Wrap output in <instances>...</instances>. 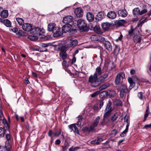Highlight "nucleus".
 Returning a JSON list of instances; mask_svg holds the SVG:
<instances>
[{
	"label": "nucleus",
	"instance_id": "obj_1",
	"mask_svg": "<svg viewBox=\"0 0 151 151\" xmlns=\"http://www.w3.org/2000/svg\"><path fill=\"white\" fill-rule=\"evenodd\" d=\"M100 118L99 116H97L91 124L89 128L86 127V130H87L89 132H92L95 131L96 130L95 128L98 125Z\"/></svg>",
	"mask_w": 151,
	"mask_h": 151
},
{
	"label": "nucleus",
	"instance_id": "obj_2",
	"mask_svg": "<svg viewBox=\"0 0 151 151\" xmlns=\"http://www.w3.org/2000/svg\"><path fill=\"white\" fill-rule=\"evenodd\" d=\"M119 89L120 91V96L121 98L123 97L124 93H128L129 92V91L125 85H121L119 87Z\"/></svg>",
	"mask_w": 151,
	"mask_h": 151
},
{
	"label": "nucleus",
	"instance_id": "obj_3",
	"mask_svg": "<svg viewBox=\"0 0 151 151\" xmlns=\"http://www.w3.org/2000/svg\"><path fill=\"white\" fill-rule=\"evenodd\" d=\"M77 26L81 32L85 31V21L83 19H79L77 22Z\"/></svg>",
	"mask_w": 151,
	"mask_h": 151
},
{
	"label": "nucleus",
	"instance_id": "obj_4",
	"mask_svg": "<svg viewBox=\"0 0 151 151\" xmlns=\"http://www.w3.org/2000/svg\"><path fill=\"white\" fill-rule=\"evenodd\" d=\"M97 78H94V77L92 76H91L89 79V81L91 82V86L94 87H96L99 86L100 83L97 80Z\"/></svg>",
	"mask_w": 151,
	"mask_h": 151
},
{
	"label": "nucleus",
	"instance_id": "obj_5",
	"mask_svg": "<svg viewBox=\"0 0 151 151\" xmlns=\"http://www.w3.org/2000/svg\"><path fill=\"white\" fill-rule=\"evenodd\" d=\"M125 74L123 72H121L120 73L117 74L116 76L115 83L116 85L119 84L120 82L121 77L123 79L125 78Z\"/></svg>",
	"mask_w": 151,
	"mask_h": 151
},
{
	"label": "nucleus",
	"instance_id": "obj_6",
	"mask_svg": "<svg viewBox=\"0 0 151 151\" xmlns=\"http://www.w3.org/2000/svg\"><path fill=\"white\" fill-rule=\"evenodd\" d=\"M101 42L103 43L104 47L108 51L110 52L112 51V47L111 43L109 41L106 40L105 39L104 41Z\"/></svg>",
	"mask_w": 151,
	"mask_h": 151
},
{
	"label": "nucleus",
	"instance_id": "obj_7",
	"mask_svg": "<svg viewBox=\"0 0 151 151\" xmlns=\"http://www.w3.org/2000/svg\"><path fill=\"white\" fill-rule=\"evenodd\" d=\"M91 39L92 41H99L101 42L105 40V38L99 35H94L91 36Z\"/></svg>",
	"mask_w": 151,
	"mask_h": 151
},
{
	"label": "nucleus",
	"instance_id": "obj_8",
	"mask_svg": "<svg viewBox=\"0 0 151 151\" xmlns=\"http://www.w3.org/2000/svg\"><path fill=\"white\" fill-rule=\"evenodd\" d=\"M11 146L8 141L5 147L0 146V151H11Z\"/></svg>",
	"mask_w": 151,
	"mask_h": 151
},
{
	"label": "nucleus",
	"instance_id": "obj_9",
	"mask_svg": "<svg viewBox=\"0 0 151 151\" xmlns=\"http://www.w3.org/2000/svg\"><path fill=\"white\" fill-rule=\"evenodd\" d=\"M53 36L55 37H57L62 35L63 32L61 30V28L58 27L53 32Z\"/></svg>",
	"mask_w": 151,
	"mask_h": 151
},
{
	"label": "nucleus",
	"instance_id": "obj_10",
	"mask_svg": "<svg viewBox=\"0 0 151 151\" xmlns=\"http://www.w3.org/2000/svg\"><path fill=\"white\" fill-rule=\"evenodd\" d=\"M66 50L64 48H62L60 50V56L62 58L63 60L66 59L67 58V54L66 52Z\"/></svg>",
	"mask_w": 151,
	"mask_h": 151
},
{
	"label": "nucleus",
	"instance_id": "obj_11",
	"mask_svg": "<svg viewBox=\"0 0 151 151\" xmlns=\"http://www.w3.org/2000/svg\"><path fill=\"white\" fill-rule=\"evenodd\" d=\"M72 26L69 24H66L62 27V29L63 32H69Z\"/></svg>",
	"mask_w": 151,
	"mask_h": 151
},
{
	"label": "nucleus",
	"instance_id": "obj_12",
	"mask_svg": "<svg viewBox=\"0 0 151 151\" xmlns=\"http://www.w3.org/2000/svg\"><path fill=\"white\" fill-rule=\"evenodd\" d=\"M32 25L31 24L28 23H24L22 26L23 30L27 32H30Z\"/></svg>",
	"mask_w": 151,
	"mask_h": 151
},
{
	"label": "nucleus",
	"instance_id": "obj_13",
	"mask_svg": "<svg viewBox=\"0 0 151 151\" xmlns=\"http://www.w3.org/2000/svg\"><path fill=\"white\" fill-rule=\"evenodd\" d=\"M58 27L55 23H50L48 25L47 30L49 32H53Z\"/></svg>",
	"mask_w": 151,
	"mask_h": 151
},
{
	"label": "nucleus",
	"instance_id": "obj_14",
	"mask_svg": "<svg viewBox=\"0 0 151 151\" xmlns=\"http://www.w3.org/2000/svg\"><path fill=\"white\" fill-rule=\"evenodd\" d=\"M77 44V40L75 39L71 40L69 43L65 45V47L67 48H70V47H73L76 46Z\"/></svg>",
	"mask_w": 151,
	"mask_h": 151
},
{
	"label": "nucleus",
	"instance_id": "obj_15",
	"mask_svg": "<svg viewBox=\"0 0 151 151\" xmlns=\"http://www.w3.org/2000/svg\"><path fill=\"white\" fill-rule=\"evenodd\" d=\"M73 20V17L71 16H68L64 17L63 19V22L66 24L71 22Z\"/></svg>",
	"mask_w": 151,
	"mask_h": 151
},
{
	"label": "nucleus",
	"instance_id": "obj_16",
	"mask_svg": "<svg viewBox=\"0 0 151 151\" xmlns=\"http://www.w3.org/2000/svg\"><path fill=\"white\" fill-rule=\"evenodd\" d=\"M75 13L78 17H81L83 14V10L81 8H78L75 10Z\"/></svg>",
	"mask_w": 151,
	"mask_h": 151
},
{
	"label": "nucleus",
	"instance_id": "obj_17",
	"mask_svg": "<svg viewBox=\"0 0 151 151\" xmlns=\"http://www.w3.org/2000/svg\"><path fill=\"white\" fill-rule=\"evenodd\" d=\"M38 31L37 35L39 36L40 38L43 39L45 37V35L44 30V29L40 28V30Z\"/></svg>",
	"mask_w": 151,
	"mask_h": 151
},
{
	"label": "nucleus",
	"instance_id": "obj_18",
	"mask_svg": "<svg viewBox=\"0 0 151 151\" xmlns=\"http://www.w3.org/2000/svg\"><path fill=\"white\" fill-rule=\"evenodd\" d=\"M102 71L100 67H98L96 68V71L94 74L93 76L94 78H97L98 76L101 74Z\"/></svg>",
	"mask_w": 151,
	"mask_h": 151
},
{
	"label": "nucleus",
	"instance_id": "obj_19",
	"mask_svg": "<svg viewBox=\"0 0 151 151\" xmlns=\"http://www.w3.org/2000/svg\"><path fill=\"white\" fill-rule=\"evenodd\" d=\"M116 14L114 11H110L107 13V17L110 19H114L116 17Z\"/></svg>",
	"mask_w": 151,
	"mask_h": 151
},
{
	"label": "nucleus",
	"instance_id": "obj_20",
	"mask_svg": "<svg viewBox=\"0 0 151 151\" xmlns=\"http://www.w3.org/2000/svg\"><path fill=\"white\" fill-rule=\"evenodd\" d=\"M127 12L125 9L120 10L118 11V15L123 17H126L127 16Z\"/></svg>",
	"mask_w": 151,
	"mask_h": 151
},
{
	"label": "nucleus",
	"instance_id": "obj_21",
	"mask_svg": "<svg viewBox=\"0 0 151 151\" xmlns=\"http://www.w3.org/2000/svg\"><path fill=\"white\" fill-rule=\"evenodd\" d=\"M86 18L87 20L89 22L93 21L94 19L93 15L91 13L88 12L86 14Z\"/></svg>",
	"mask_w": 151,
	"mask_h": 151
},
{
	"label": "nucleus",
	"instance_id": "obj_22",
	"mask_svg": "<svg viewBox=\"0 0 151 151\" xmlns=\"http://www.w3.org/2000/svg\"><path fill=\"white\" fill-rule=\"evenodd\" d=\"M101 26L105 30H107L109 28L111 24L108 22H104L102 24Z\"/></svg>",
	"mask_w": 151,
	"mask_h": 151
},
{
	"label": "nucleus",
	"instance_id": "obj_23",
	"mask_svg": "<svg viewBox=\"0 0 151 151\" xmlns=\"http://www.w3.org/2000/svg\"><path fill=\"white\" fill-rule=\"evenodd\" d=\"M39 30L40 28L38 27H32V28L30 30V32L31 34L33 35H37Z\"/></svg>",
	"mask_w": 151,
	"mask_h": 151
},
{
	"label": "nucleus",
	"instance_id": "obj_24",
	"mask_svg": "<svg viewBox=\"0 0 151 151\" xmlns=\"http://www.w3.org/2000/svg\"><path fill=\"white\" fill-rule=\"evenodd\" d=\"M93 30L95 32L99 34L103 33L102 32L101 30V29L100 26L98 25H96L94 27Z\"/></svg>",
	"mask_w": 151,
	"mask_h": 151
},
{
	"label": "nucleus",
	"instance_id": "obj_25",
	"mask_svg": "<svg viewBox=\"0 0 151 151\" xmlns=\"http://www.w3.org/2000/svg\"><path fill=\"white\" fill-rule=\"evenodd\" d=\"M112 104L111 101V100H109L107 104V105L106 108L105 109V111H112L113 110L112 107H111Z\"/></svg>",
	"mask_w": 151,
	"mask_h": 151
},
{
	"label": "nucleus",
	"instance_id": "obj_26",
	"mask_svg": "<svg viewBox=\"0 0 151 151\" xmlns=\"http://www.w3.org/2000/svg\"><path fill=\"white\" fill-rule=\"evenodd\" d=\"M105 113L104 114V117H103V121H105V120L111 115V111H104Z\"/></svg>",
	"mask_w": 151,
	"mask_h": 151
},
{
	"label": "nucleus",
	"instance_id": "obj_27",
	"mask_svg": "<svg viewBox=\"0 0 151 151\" xmlns=\"http://www.w3.org/2000/svg\"><path fill=\"white\" fill-rule=\"evenodd\" d=\"M110 85L109 83H106L100 86L99 88V90L100 91L104 90L109 87Z\"/></svg>",
	"mask_w": 151,
	"mask_h": 151
},
{
	"label": "nucleus",
	"instance_id": "obj_28",
	"mask_svg": "<svg viewBox=\"0 0 151 151\" xmlns=\"http://www.w3.org/2000/svg\"><path fill=\"white\" fill-rule=\"evenodd\" d=\"M134 41L136 43H140L141 41V37L139 35H135L134 37Z\"/></svg>",
	"mask_w": 151,
	"mask_h": 151
},
{
	"label": "nucleus",
	"instance_id": "obj_29",
	"mask_svg": "<svg viewBox=\"0 0 151 151\" xmlns=\"http://www.w3.org/2000/svg\"><path fill=\"white\" fill-rule=\"evenodd\" d=\"M0 15L1 17L6 18L8 16V11L6 10H3L1 13Z\"/></svg>",
	"mask_w": 151,
	"mask_h": 151
},
{
	"label": "nucleus",
	"instance_id": "obj_30",
	"mask_svg": "<svg viewBox=\"0 0 151 151\" xmlns=\"http://www.w3.org/2000/svg\"><path fill=\"white\" fill-rule=\"evenodd\" d=\"M16 19L17 21L18 24L21 26H22L24 24V21L23 19L19 17H16Z\"/></svg>",
	"mask_w": 151,
	"mask_h": 151
},
{
	"label": "nucleus",
	"instance_id": "obj_31",
	"mask_svg": "<svg viewBox=\"0 0 151 151\" xmlns=\"http://www.w3.org/2000/svg\"><path fill=\"white\" fill-rule=\"evenodd\" d=\"M3 24L6 27H10L12 25L11 22L8 19H6L4 20Z\"/></svg>",
	"mask_w": 151,
	"mask_h": 151
},
{
	"label": "nucleus",
	"instance_id": "obj_32",
	"mask_svg": "<svg viewBox=\"0 0 151 151\" xmlns=\"http://www.w3.org/2000/svg\"><path fill=\"white\" fill-rule=\"evenodd\" d=\"M113 104L115 105L122 106V101L120 99H117L114 101Z\"/></svg>",
	"mask_w": 151,
	"mask_h": 151
},
{
	"label": "nucleus",
	"instance_id": "obj_33",
	"mask_svg": "<svg viewBox=\"0 0 151 151\" xmlns=\"http://www.w3.org/2000/svg\"><path fill=\"white\" fill-rule=\"evenodd\" d=\"M128 81L130 85L129 88L130 89H131L132 88H130V87H134V86L135 82L133 81L132 78H128Z\"/></svg>",
	"mask_w": 151,
	"mask_h": 151
},
{
	"label": "nucleus",
	"instance_id": "obj_34",
	"mask_svg": "<svg viewBox=\"0 0 151 151\" xmlns=\"http://www.w3.org/2000/svg\"><path fill=\"white\" fill-rule=\"evenodd\" d=\"M140 9L138 8H136L134 9L133 10V13L134 15H139L140 14Z\"/></svg>",
	"mask_w": 151,
	"mask_h": 151
},
{
	"label": "nucleus",
	"instance_id": "obj_35",
	"mask_svg": "<svg viewBox=\"0 0 151 151\" xmlns=\"http://www.w3.org/2000/svg\"><path fill=\"white\" fill-rule=\"evenodd\" d=\"M149 113L150 112L149 111V107H147L144 115V118L143 120L144 122H145L146 120V119L148 117Z\"/></svg>",
	"mask_w": 151,
	"mask_h": 151
},
{
	"label": "nucleus",
	"instance_id": "obj_36",
	"mask_svg": "<svg viewBox=\"0 0 151 151\" xmlns=\"http://www.w3.org/2000/svg\"><path fill=\"white\" fill-rule=\"evenodd\" d=\"M2 122L3 124H4V125L7 129H9V125L5 119H2Z\"/></svg>",
	"mask_w": 151,
	"mask_h": 151
},
{
	"label": "nucleus",
	"instance_id": "obj_37",
	"mask_svg": "<svg viewBox=\"0 0 151 151\" xmlns=\"http://www.w3.org/2000/svg\"><path fill=\"white\" fill-rule=\"evenodd\" d=\"M125 22V21L123 20H121L119 21H116L115 22V24L119 26L122 25Z\"/></svg>",
	"mask_w": 151,
	"mask_h": 151
},
{
	"label": "nucleus",
	"instance_id": "obj_38",
	"mask_svg": "<svg viewBox=\"0 0 151 151\" xmlns=\"http://www.w3.org/2000/svg\"><path fill=\"white\" fill-rule=\"evenodd\" d=\"M28 38L30 40L35 41L38 39V37L35 35H30L28 36Z\"/></svg>",
	"mask_w": 151,
	"mask_h": 151
},
{
	"label": "nucleus",
	"instance_id": "obj_39",
	"mask_svg": "<svg viewBox=\"0 0 151 151\" xmlns=\"http://www.w3.org/2000/svg\"><path fill=\"white\" fill-rule=\"evenodd\" d=\"M77 32V30L76 29L72 28L70 29L69 33L70 35H72L75 34Z\"/></svg>",
	"mask_w": 151,
	"mask_h": 151
},
{
	"label": "nucleus",
	"instance_id": "obj_40",
	"mask_svg": "<svg viewBox=\"0 0 151 151\" xmlns=\"http://www.w3.org/2000/svg\"><path fill=\"white\" fill-rule=\"evenodd\" d=\"M62 65L64 68H65L69 66V64L67 62L64 60L62 63Z\"/></svg>",
	"mask_w": 151,
	"mask_h": 151
},
{
	"label": "nucleus",
	"instance_id": "obj_41",
	"mask_svg": "<svg viewBox=\"0 0 151 151\" xmlns=\"http://www.w3.org/2000/svg\"><path fill=\"white\" fill-rule=\"evenodd\" d=\"M117 133V130L116 129L113 130L111 132L110 135L111 137H113L115 136Z\"/></svg>",
	"mask_w": 151,
	"mask_h": 151
},
{
	"label": "nucleus",
	"instance_id": "obj_42",
	"mask_svg": "<svg viewBox=\"0 0 151 151\" xmlns=\"http://www.w3.org/2000/svg\"><path fill=\"white\" fill-rule=\"evenodd\" d=\"M118 116V114L117 113L114 114L111 117V120L113 122L116 119Z\"/></svg>",
	"mask_w": 151,
	"mask_h": 151
},
{
	"label": "nucleus",
	"instance_id": "obj_43",
	"mask_svg": "<svg viewBox=\"0 0 151 151\" xmlns=\"http://www.w3.org/2000/svg\"><path fill=\"white\" fill-rule=\"evenodd\" d=\"M61 133V130L57 129L56 130V132L53 133L55 136H58Z\"/></svg>",
	"mask_w": 151,
	"mask_h": 151
},
{
	"label": "nucleus",
	"instance_id": "obj_44",
	"mask_svg": "<svg viewBox=\"0 0 151 151\" xmlns=\"http://www.w3.org/2000/svg\"><path fill=\"white\" fill-rule=\"evenodd\" d=\"M5 131L4 129L2 128H0V137H3L4 135Z\"/></svg>",
	"mask_w": 151,
	"mask_h": 151
},
{
	"label": "nucleus",
	"instance_id": "obj_45",
	"mask_svg": "<svg viewBox=\"0 0 151 151\" xmlns=\"http://www.w3.org/2000/svg\"><path fill=\"white\" fill-rule=\"evenodd\" d=\"M97 80L100 84L105 81L104 79L101 76H99L98 78L97 77Z\"/></svg>",
	"mask_w": 151,
	"mask_h": 151
},
{
	"label": "nucleus",
	"instance_id": "obj_46",
	"mask_svg": "<svg viewBox=\"0 0 151 151\" xmlns=\"http://www.w3.org/2000/svg\"><path fill=\"white\" fill-rule=\"evenodd\" d=\"M75 127H76V126L74 124H71L69 126V128L70 129L71 132H72L73 131V129H74Z\"/></svg>",
	"mask_w": 151,
	"mask_h": 151
},
{
	"label": "nucleus",
	"instance_id": "obj_47",
	"mask_svg": "<svg viewBox=\"0 0 151 151\" xmlns=\"http://www.w3.org/2000/svg\"><path fill=\"white\" fill-rule=\"evenodd\" d=\"M135 33V31L133 29H131L129 31V35L130 36H133Z\"/></svg>",
	"mask_w": 151,
	"mask_h": 151
},
{
	"label": "nucleus",
	"instance_id": "obj_48",
	"mask_svg": "<svg viewBox=\"0 0 151 151\" xmlns=\"http://www.w3.org/2000/svg\"><path fill=\"white\" fill-rule=\"evenodd\" d=\"M92 28V25L91 24L87 25L86 24V32L88 31L89 29H91Z\"/></svg>",
	"mask_w": 151,
	"mask_h": 151
},
{
	"label": "nucleus",
	"instance_id": "obj_49",
	"mask_svg": "<svg viewBox=\"0 0 151 151\" xmlns=\"http://www.w3.org/2000/svg\"><path fill=\"white\" fill-rule=\"evenodd\" d=\"M128 131V130L125 129L120 134V136L121 137H124Z\"/></svg>",
	"mask_w": 151,
	"mask_h": 151
},
{
	"label": "nucleus",
	"instance_id": "obj_50",
	"mask_svg": "<svg viewBox=\"0 0 151 151\" xmlns=\"http://www.w3.org/2000/svg\"><path fill=\"white\" fill-rule=\"evenodd\" d=\"M80 148V147H73V146L71 147L69 149V151H75L77 149H78Z\"/></svg>",
	"mask_w": 151,
	"mask_h": 151
},
{
	"label": "nucleus",
	"instance_id": "obj_51",
	"mask_svg": "<svg viewBox=\"0 0 151 151\" xmlns=\"http://www.w3.org/2000/svg\"><path fill=\"white\" fill-rule=\"evenodd\" d=\"M120 51V48L119 46L117 45H115V48L114 50V51L116 53L117 52H119Z\"/></svg>",
	"mask_w": 151,
	"mask_h": 151
},
{
	"label": "nucleus",
	"instance_id": "obj_52",
	"mask_svg": "<svg viewBox=\"0 0 151 151\" xmlns=\"http://www.w3.org/2000/svg\"><path fill=\"white\" fill-rule=\"evenodd\" d=\"M137 96L141 100L143 99V93L142 92H139L138 93Z\"/></svg>",
	"mask_w": 151,
	"mask_h": 151
},
{
	"label": "nucleus",
	"instance_id": "obj_53",
	"mask_svg": "<svg viewBox=\"0 0 151 151\" xmlns=\"http://www.w3.org/2000/svg\"><path fill=\"white\" fill-rule=\"evenodd\" d=\"M129 117L127 115H126L124 119V122L127 123L130 122L128 120Z\"/></svg>",
	"mask_w": 151,
	"mask_h": 151
},
{
	"label": "nucleus",
	"instance_id": "obj_54",
	"mask_svg": "<svg viewBox=\"0 0 151 151\" xmlns=\"http://www.w3.org/2000/svg\"><path fill=\"white\" fill-rule=\"evenodd\" d=\"M73 132L76 134H79V131L76 126L75 127L74 130H73Z\"/></svg>",
	"mask_w": 151,
	"mask_h": 151
},
{
	"label": "nucleus",
	"instance_id": "obj_55",
	"mask_svg": "<svg viewBox=\"0 0 151 151\" xmlns=\"http://www.w3.org/2000/svg\"><path fill=\"white\" fill-rule=\"evenodd\" d=\"M99 91H97L94 92V93L93 94H91V96L92 97H94L96 96V95H98L99 93Z\"/></svg>",
	"mask_w": 151,
	"mask_h": 151
},
{
	"label": "nucleus",
	"instance_id": "obj_56",
	"mask_svg": "<svg viewBox=\"0 0 151 151\" xmlns=\"http://www.w3.org/2000/svg\"><path fill=\"white\" fill-rule=\"evenodd\" d=\"M96 140L97 141V142H98V144H99L100 142L101 141H103V139L102 138L100 137H98L97 138V139H96Z\"/></svg>",
	"mask_w": 151,
	"mask_h": 151
},
{
	"label": "nucleus",
	"instance_id": "obj_57",
	"mask_svg": "<svg viewBox=\"0 0 151 151\" xmlns=\"http://www.w3.org/2000/svg\"><path fill=\"white\" fill-rule=\"evenodd\" d=\"M147 12V10L146 9H144L141 12L140 11V14L139 15H142Z\"/></svg>",
	"mask_w": 151,
	"mask_h": 151
},
{
	"label": "nucleus",
	"instance_id": "obj_58",
	"mask_svg": "<svg viewBox=\"0 0 151 151\" xmlns=\"http://www.w3.org/2000/svg\"><path fill=\"white\" fill-rule=\"evenodd\" d=\"M146 19V18L145 17L142 18L139 21L140 22V23L141 22V23H142V24H143L145 22Z\"/></svg>",
	"mask_w": 151,
	"mask_h": 151
},
{
	"label": "nucleus",
	"instance_id": "obj_59",
	"mask_svg": "<svg viewBox=\"0 0 151 151\" xmlns=\"http://www.w3.org/2000/svg\"><path fill=\"white\" fill-rule=\"evenodd\" d=\"M76 61V58L75 56H73V58L72 59V62L70 63L72 64H73L75 63Z\"/></svg>",
	"mask_w": 151,
	"mask_h": 151
},
{
	"label": "nucleus",
	"instance_id": "obj_60",
	"mask_svg": "<svg viewBox=\"0 0 151 151\" xmlns=\"http://www.w3.org/2000/svg\"><path fill=\"white\" fill-rule=\"evenodd\" d=\"M101 76L104 78V80L108 76V74L107 73H106L104 74Z\"/></svg>",
	"mask_w": 151,
	"mask_h": 151
},
{
	"label": "nucleus",
	"instance_id": "obj_61",
	"mask_svg": "<svg viewBox=\"0 0 151 151\" xmlns=\"http://www.w3.org/2000/svg\"><path fill=\"white\" fill-rule=\"evenodd\" d=\"M104 104V102L103 100L101 101L99 103V107L100 109H101V108L103 106Z\"/></svg>",
	"mask_w": 151,
	"mask_h": 151
},
{
	"label": "nucleus",
	"instance_id": "obj_62",
	"mask_svg": "<svg viewBox=\"0 0 151 151\" xmlns=\"http://www.w3.org/2000/svg\"><path fill=\"white\" fill-rule=\"evenodd\" d=\"M93 109L94 110L96 111H99L100 109V107L99 108L97 106L95 105L93 106Z\"/></svg>",
	"mask_w": 151,
	"mask_h": 151
},
{
	"label": "nucleus",
	"instance_id": "obj_63",
	"mask_svg": "<svg viewBox=\"0 0 151 151\" xmlns=\"http://www.w3.org/2000/svg\"><path fill=\"white\" fill-rule=\"evenodd\" d=\"M6 138L8 141H9L10 139V135L9 134H7L6 136Z\"/></svg>",
	"mask_w": 151,
	"mask_h": 151
},
{
	"label": "nucleus",
	"instance_id": "obj_64",
	"mask_svg": "<svg viewBox=\"0 0 151 151\" xmlns=\"http://www.w3.org/2000/svg\"><path fill=\"white\" fill-rule=\"evenodd\" d=\"M151 127V124H149L145 125L144 126V128L146 129L150 128Z\"/></svg>",
	"mask_w": 151,
	"mask_h": 151
}]
</instances>
